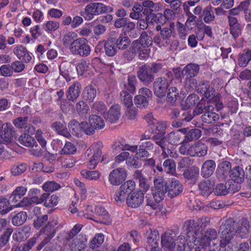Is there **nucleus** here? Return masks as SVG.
Returning <instances> with one entry per match:
<instances>
[{"instance_id":"1","label":"nucleus","mask_w":251,"mask_h":251,"mask_svg":"<svg viewBox=\"0 0 251 251\" xmlns=\"http://www.w3.org/2000/svg\"><path fill=\"white\" fill-rule=\"evenodd\" d=\"M57 224L56 220L50 222L45 226L44 231L40 234L31 238L27 242L26 247L27 250L30 249L37 242L43 239L40 244L37 247V250L40 251L43 247L48 243L54 236L55 231L54 226Z\"/></svg>"},{"instance_id":"2","label":"nucleus","mask_w":251,"mask_h":251,"mask_svg":"<svg viewBox=\"0 0 251 251\" xmlns=\"http://www.w3.org/2000/svg\"><path fill=\"white\" fill-rule=\"evenodd\" d=\"M113 8L100 2H91L87 4L80 12L81 16L87 21L93 19L95 16L113 11Z\"/></svg>"},{"instance_id":"3","label":"nucleus","mask_w":251,"mask_h":251,"mask_svg":"<svg viewBox=\"0 0 251 251\" xmlns=\"http://www.w3.org/2000/svg\"><path fill=\"white\" fill-rule=\"evenodd\" d=\"M199 71L200 66L198 64L190 63L186 65L181 72L178 71V76L175 73L176 77L178 78V77H180L185 85L193 88L197 83L195 77L198 75Z\"/></svg>"},{"instance_id":"4","label":"nucleus","mask_w":251,"mask_h":251,"mask_svg":"<svg viewBox=\"0 0 251 251\" xmlns=\"http://www.w3.org/2000/svg\"><path fill=\"white\" fill-rule=\"evenodd\" d=\"M69 50L73 55H79L83 57L88 56L91 51L88 40L84 38L75 39Z\"/></svg>"},{"instance_id":"5","label":"nucleus","mask_w":251,"mask_h":251,"mask_svg":"<svg viewBox=\"0 0 251 251\" xmlns=\"http://www.w3.org/2000/svg\"><path fill=\"white\" fill-rule=\"evenodd\" d=\"M217 237V233L214 229H207L202 232L198 238L195 237L194 240V245H200L208 248L211 244H215V241Z\"/></svg>"},{"instance_id":"6","label":"nucleus","mask_w":251,"mask_h":251,"mask_svg":"<svg viewBox=\"0 0 251 251\" xmlns=\"http://www.w3.org/2000/svg\"><path fill=\"white\" fill-rule=\"evenodd\" d=\"M154 186L152 189L153 197L156 202L162 201L167 193L166 182L161 176H157L154 180Z\"/></svg>"},{"instance_id":"7","label":"nucleus","mask_w":251,"mask_h":251,"mask_svg":"<svg viewBox=\"0 0 251 251\" xmlns=\"http://www.w3.org/2000/svg\"><path fill=\"white\" fill-rule=\"evenodd\" d=\"M170 86L169 81L164 77L156 78L153 83V90L154 95L158 98H162L166 95Z\"/></svg>"},{"instance_id":"8","label":"nucleus","mask_w":251,"mask_h":251,"mask_svg":"<svg viewBox=\"0 0 251 251\" xmlns=\"http://www.w3.org/2000/svg\"><path fill=\"white\" fill-rule=\"evenodd\" d=\"M170 25V27H163L161 30L160 35L154 37V44L158 47H167L171 43V38L172 34V29Z\"/></svg>"},{"instance_id":"9","label":"nucleus","mask_w":251,"mask_h":251,"mask_svg":"<svg viewBox=\"0 0 251 251\" xmlns=\"http://www.w3.org/2000/svg\"><path fill=\"white\" fill-rule=\"evenodd\" d=\"M127 177V173L123 168H118L112 170L109 174L108 181L114 186H118L124 181Z\"/></svg>"},{"instance_id":"10","label":"nucleus","mask_w":251,"mask_h":251,"mask_svg":"<svg viewBox=\"0 0 251 251\" xmlns=\"http://www.w3.org/2000/svg\"><path fill=\"white\" fill-rule=\"evenodd\" d=\"M165 134L157 133L152 137L153 141L160 147L162 157H177L178 155L174 149H169L164 146L165 142Z\"/></svg>"},{"instance_id":"11","label":"nucleus","mask_w":251,"mask_h":251,"mask_svg":"<svg viewBox=\"0 0 251 251\" xmlns=\"http://www.w3.org/2000/svg\"><path fill=\"white\" fill-rule=\"evenodd\" d=\"M145 237L148 246L150 248V251H160L158 248L159 234L157 231L149 229L145 233Z\"/></svg>"},{"instance_id":"12","label":"nucleus","mask_w":251,"mask_h":251,"mask_svg":"<svg viewBox=\"0 0 251 251\" xmlns=\"http://www.w3.org/2000/svg\"><path fill=\"white\" fill-rule=\"evenodd\" d=\"M143 2L144 6V16L147 20H150L151 16L155 12L161 10L162 5L159 2L154 3L151 0H144Z\"/></svg>"},{"instance_id":"13","label":"nucleus","mask_w":251,"mask_h":251,"mask_svg":"<svg viewBox=\"0 0 251 251\" xmlns=\"http://www.w3.org/2000/svg\"><path fill=\"white\" fill-rule=\"evenodd\" d=\"M137 76L139 80L145 85H149L154 79V75L152 74L150 67L146 64L139 68Z\"/></svg>"},{"instance_id":"14","label":"nucleus","mask_w":251,"mask_h":251,"mask_svg":"<svg viewBox=\"0 0 251 251\" xmlns=\"http://www.w3.org/2000/svg\"><path fill=\"white\" fill-rule=\"evenodd\" d=\"M184 135V139L182 140L183 144L198 140L201 136L202 132L199 128H183L180 129Z\"/></svg>"},{"instance_id":"15","label":"nucleus","mask_w":251,"mask_h":251,"mask_svg":"<svg viewBox=\"0 0 251 251\" xmlns=\"http://www.w3.org/2000/svg\"><path fill=\"white\" fill-rule=\"evenodd\" d=\"M15 134V131L11 124H2L0 131V140L3 143L11 142Z\"/></svg>"},{"instance_id":"16","label":"nucleus","mask_w":251,"mask_h":251,"mask_svg":"<svg viewBox=\"0 0 251 251\" xmlns=\"http://www.w3.org/2000/svg\"><path fill=\"white\" fill-rule=\"evenodd\" d=\"M214 107L212 105L204 107V112L201 117L203 123L213 124L218 121L220 116L218 114L213 112Z\"/></svg>"},{"instance_id":"17","label":"nucleus","mask_w":251,"mask_h":251,"mask_svg":"<svg viewBox=\"0 0 251 251\" xmlns=\"http://www.w3.org/2000/svg\"><path fill=\"white\" fill-rule=\"evenodd\" d=\"M144 201V194L141 191H137L127 198V204L132 208H137L141 205Z\"/></svg>"},{"instance_id":"18","label":"nucleus","mask_w":251,"mask_h":251,"mask_svg":"<svg viewBox=\"0 0 251 251\" xmlns=\"http://www.w3.org/2000/svg\"><path fill=\"white\" fill-rule=\"evenodd\" d=\"M167 188L168 196L173 198L182 192L183 185L178 180L174 178L171 179Z\"/></svg>"},{"instance_id":"19","label":"nucleus","mask_w":251,"mask_h":251,"mask_svg":"<svg viewBox=\"0 0 251 251\" xmlns=\"http://www.w3.org/2000/svg\"><path fill=\"white\" fill-rule=\"evenodd\" d=\"M220 232L221 244L222 246H225L229 244L235 235V231L231 230L230 226H221Z\"/></svg>"},{"instance_id":"20","label":"nucleus","mask_w":251,"mask_h":251,"mask_svg":"<svg viewBox=\"0 0 251 251\" xmlns=\"http://www.w3.org/2000/svg\"><path fill=\"white\" fill-rule=\"evenodd\" d=\"M14 53L21 61L29 63L32 59V54L29 53L26 48L22 45H18L14 50Z\"/></svg>"},{"instance_id":"21","label":"nucleus","mask_w":251,"mask_h":251,"mask_svg":"<svg viewBox=\"0 0 251 251\" xmlns=\"http://www.w3.org/2000/svg\"><path fill=\"white\" fill-rule=\"evenodd\" d=\"M87 238L85 235H79L73 239L70 244V249L71 251H82L86 246Z\"/></svg>"},{"instance_id":"22","label":"nucleus","mask_w":251,"mask_h":251,"mask_svg":"<svg viewBox=\"0 0 251 251\" xmlns=\"http://www.w3.org/2000/svg\"><path fill=\"white\" fill-rule=\"evenodd\" d=\"M207 146L201 140L190 146L192 157H203L207 152Z\"/></svg>"},{"instance_id":"23","label":"nucleus","mask_w":251,"mask_h":251,"mask_svg":"<svg viewBox=\"0 0 251 251\" xmlns=\"http://www.w3.org/2000/svg\"><path fill=\"white\" fill-rule=\"evenodd\" d=\"M28 196L33 204H41L48 197L49 195L44 193L41 194V190L37 188L30 189L28 191Z\"/></svg>"},{"instance_id":"24","label":"nucleus","mask_w":251,"mask_h":251,"mask_svg":"<svg viewBox=\"0 0 251 251\" xmlns=\"http://www.w3.org/2000/svg\"><path fill=\"white\" fill-rule=\"evenodd\" d=\"M81 91V85L77 81L70 85L66 92L67 98L69 101H74L79 96Z\"/></svg>"},{"instance_id":"25","label":"nucleus","mask_w":251,"mask_h":251,"mask_svg":"<svg viewBox=\"0 0 251 251\" xmlns=\"http://www.w3.org/2000/svg\"><path fill=\"white\" fill-rule=\"evenodd\" d=\"M95 214L97 216L96 218L98 220V221H96V222L106 225H108L110 223L111 220L109 215L103 207L100 206H96L95 210Z\"/></svg>"},{"instance_id":"26","label":"nucleus","mask_w":251,"mask_h":251,"mask_svg":"<svg viewBox=\"0 0 251 251\" xmlns=\"http://www.w3.org/2000/svg\"><path fill=\"white\" fill-rule=\"evenodd\" d=\"M116 38L114 37H109L104 41V49L105 54L108 56H113L117 52V47L115 45Z\"/></svg>"},{"instance_id":"27","label":"nucleus","mask_w":251,"mask_h":251,"mask_svg":"<svg viewBox=\"0 0 251 251\" xmlns=\"http://www.w3.org/2000/svg\"><path fill=\"white\" fill-rule=\"evenodd\" d=\"M103 145L100 142L93 143L86 151V155L87 157L92 155V157H105L104 155L102 156V151Z\"/></svg>"},{"instance_id":"28","label":"nucleus","mask_w":251,"mask_h":251,"mask_svg":"<svg viewBox=\"0 0 251 251\" xmlns=\"http://www.w3.org/2000/svg\"><path fill=\"white\" fill-rule=\"evenodd\" d=\"M114 155H116L118 153L122 151H128L131 153L137 151V146H131L129 144L123 145L120 142H115L112 145Z\"/></svg>"},{"instance_id":"29","label":"nucleus","mask_w":251,"mask_h":251,"mask_svg":"<svg viewBox=\"0 0 251 251\" xmlns=\"http://www.w3.org/2000/svg\"><path fill=\"white\" fill-rule=\"evenodd\" d=\"M162 247L166 250L172 251L176 247V244L174 243L173 237L172 235L166 232L161 236Z\"/></svg>"},{"instance_id":"30","label":"nucleus","mask_w":251,"mask_h":251,"mask_svg":"<svg viewBox=\"0 0 251 251\" xmlns=\"http://www.w3.org/2000/svg\"><path fill=\"white\" fill-rule=\"evenodd\" d=\"M182 135V132L179 129L176 131H172L168 134L166 137V139L169 144L178 145V144H183L182 140H181Z\"/></svg>"},{"instance_id":"31","label":"nucleus","mask_w":251,"mask_h":251,"mask_svg":"<svg viewBox=\"0 0 251 251\" xmlns=\"http://www.w3.org/2000/svg\"><path fill=\"white\" fill-rule=\"evenodd\" d=\"M154 42L152 38L149 35L146 31H143L140 34L139 39L134 41L133 42H136L140 46H138L139 49L140 47H145L149 48L152 46Z\"/></svg>"},{"instance_id":"32","label":"nucleus","mask_w":251,"mask_h":251,"mask_svg":"<svg viewBox=\"0 0 251 251\" xmlns=\"http://www.w3.org/2000/svg\"><path fill=\"white\" fill-rule=\"evenodd\" d=\"M215 167L216 164L214 161L209 160L205 161L201 168V175L204 177H209L213 174Z\"/></svg>"},{"instance_id":"33","label":"nucleus","mask_w":251,"mask_h":251,"mask_svg":"<svg viewBox=\"0 0 251 251\" xmlns=\"http://www.w3.org/2000/svg\"><path fill=\"white\" fill-rule=\"evenodd\" d=\"M196 90L199 93L204 96L206 98H209L211 96V90L209 83L208 81H201L198 85L197 83L196 86H194Z\"/></svg>"},{"instance_id":"34","label":"nucleus","mask_w":251,"mask_h":251,"mask_svg":"<svg viewBox=\"0 0 251 251\" xmlns=\"http://www.w3.org/2000/svg\"><path fill=\"white\" fill-rule=\"evenodd\" d=\"M132 11L129 14V17L131 19L139 20L144 17L143 2L141 3L138 2H135L132 7Z\"/></svg>"},{"instance_id":"35","label":"nucleus","mask_w":251,"mask_h":251,"mask_svg":"<svg viewBox=\"0 0 251 251\" xmlns=\"http://www.w3.org/2000/svg\"><path fill=\"white\" fill-rule=\"evenodd\" d=\"M229 176L233 182L242 183L244 179V172L242 168L236 167L231 170Z\"/></svg>"},{"instance_id":"36","label":"nucleus","mask_w":251,"mask_h":251,"mask_svg":"<svg viewBox=\"0 0 251 251\" xmlns=\"http://www.w3.org/2000/svg\"><path fill=\"white\" fill-rule=\"evenodd\" d=\"M231 167V164L228 161H226L220 163L217 170V176L222 179H224L227 175Z\"/></svg>"},{"instance_id":"37","label":"nucleus","mask_w":251,"mask_h":251,"mask_svg":"<svg viewBox=\"0 0 251 251\" xmlns=\"http://www.w3.org/2000/svg\"><path fill=\"white\" fill-rule=\"evenodd\" d=\"M121 116V106L118 104L112 105L108 111V119L111 123H115Z\"/></svg>"},{"instance_id":"38","label":"nucleus","mask_w":251,"mask_h":251,"mask_svg":"<svg viewBox=\"0 0 251 251\" xmlns=\"http://www.w3.org/2000/svg\"><path fill=\"white\" fill-rule=\"evenodd\" d=\"M89 123L93 129H100L105 126L104 121L103 119L97 115H92L89 117Z\"/></svg>"},{"instance_id":"39","label":"nucleus","mask_w":251,"mask_h":251,"mask_svg":"<svg viewBox=\"0 0 251 251\" xmlns=\"http://www.w3.org/2000/svg\"><path fill=\"white\" fill-rule=\"evenodd\" d=\"M115 38V45L119 50H125L130 44V40L125 33H121L117 38Z\"/></svg>"},{"instance_id":"40","label":"nucleus","mask_w":251,"mask_h":251,"mask_svg":"<svg viewBox=\"0 0 251 251\" xmlns=\"http://www.w3.org/2000/svg\"><path fill=\"white\" fill-rule=\"evenodd\" d=\"M138 46L140 45L136 42H132L129 50L124 52L123 54L124 58L127 60L128 61L132 60L137 53V50L139 49Z\"/></svg>"},{"instance_id":"41","label":"nucleus","mask_w":251,"mask_h":251,"mask_svg":"<svg viewBox=\"0 0 251 251\" xmlns=\"http://www.w3.org/2000/svg\"><path fill=\"white\" fill-rule=\"evenodd\" d=\"M18 141L21 144L27 147H33L36 143L34 137L26 132L20 136Z\"/></svg>"},{"instance_id":"42","label":"nucleus","mask_w":251,"mask_h":251,"mask_svg":"<svg viewBox=\"0 0 251 251\" xmlns=\"http://www.w3.org/2000/svg\"><path fill=\"white\" fill-rule=\"evenodd\" d=\"M81 122L80 123L76 120H71L69 124L68 127L70 131L75 136L79 137L82 135Z\"/></svg>"},{"instance_id":"43","label":"nucleus","mask_w":251,"mask_h":251,"mask_svg":"<svg viewBox=\"0 0 251 251\" xmlns=\"http://www.w3.org/2000/svg\"><path fill=\"white\" fill-rule=\"evenodd\" d=\"M203 21L206 24H210L215 19V15L211 5L205 6L202 14Z\"/></svg>"},{"instance_id":"44","label":"nucleus","mask_w":251,"mask_h":251,"mask_svg":"<svg viewBox=\"0 0 251 251\" xmlns=\"http://www.w3.org/2000/svg\"><path fill=\"white\" fill-rule=\"evenodd\" d=\"M59 70L60 75L65 79L67 82H69L71 80V65L67 62H63L59 66Z\"/></svg>"},{"instance_id":"45","label":"nucleus","mask_w":251,"mask_h":251,"mask_svg":"<svg viewBox=\"0 0 251 251\" xmlns=\"http://www.w3.org/2000/svg\"><path fill=\"white\" fill-rule=\"evenodd\" d=\"M199 174V169L198 167H192L184 171L183 176L184 177L188 180L195 182Z\"/></svg>"},{"instance_id":"46","label":"nucleus","mask_w":251,"mask_h":251,"mask_svg":"<svg viewBox=\"0 0 251 251\" xmlns=\"http://www.w3.org/2000/svg\"><path fill=\"white\" fill-rule=\"evenodd\" d=\"M186 243H187V246L192 248L194 247V242H191V240L189 241L187 240L186 241L185 237L183 236H179L178 238L176 240L175 244H176V246L178 248V250H179L180 251H184L186 248Z\"/></svg>"},{"instance_id":"47","label":"nucleus","mask_w":251,"mask_h":251,"mask_svg":"<svg viewBox=\"0 0 251 251\" xmlns=\"http://www.w3.org/2000/svg\"><path fill=\"white\" fill-rule=\"evenodd\" d=\"M75 110L79 116L86 117L89 111V107L83 100L79 101L75 105Z\"/></svg>"},{"instance_id":"48","label":"nucleus","mask_w":251,"mask_h":251,"mask_svg":"<svg viewBox=\"0 0 251 251\" xmlns=\"http://www.w3.org/2000/svg\"><path fill=\"white\" fill-rule=\"evenodd\" d=\"M249 223L246 219H244L238 223V226L235 232L239 234L241 237H244L249 232Z\"/></svg>"},{"instance_id":"49","label":"nucleus","mask_w":251,"mask_h":251,"mask_svg":"<svg viewBox=\"0 0 251 251\" xmlns=\"http://www.w3.org/2000/svg\"><path fill=\"white\" fill-rule=\"evenodd\" d=\"M27 219V214L25 211H20L16 214L12 219V223L15 226L23 225Z\"/></svg>"},{"instance_id":"50","label":"nucleus","mask_w":251,"mask_h":251,"mask_svg":"<svg viewBox=\"0 0 251 251\" xmlns=\"http://www.w3.org/2000/svg\"><path fill=\"white\" fill-rule=\"evenodd\" d=\"M104 240V236L102 233H97L91 240L90 247L93 249L98 248L103 244Z\"/></svg>"},{"instance_id":"51","label":"nucleus","mask_w":251,"mask_h":251,"mask_svg":"<svg viewBox=\"0 0 251 251\" xmlns=\"http://www.w3.org/2000/svg\"><path fill=\"white\" fill-rule=\"evenodd\" d=\"M213 183L210 180H204L200 183L199 187L203 195H209L211 193Z\"/></svg>"},{"instance_id":"52","label":"nucleus","mask_w":251,"mask_h":251,"mask_svg":"<svg viewBox=\"0 0 251 251\" xmlns=\"http://www.w3.org/2000/svg\"><path fill=\"white\" fill-rule=\"evenodd\" d=\"M136 78L135 75H129L127 77V84L125 85V89L130 93H134L136 91Z\"/></svg>"},{"instance_id":"53","label":"nucleus","mask_w":251,"mask_h":251,"mask_svg":"<svg viewBox=\"0 0 251 251\" xmlns=\"http://www.w3.org/2000/svg\"><path fill=\"white\" fill-rule=\"evenodd\" d=\"M251 60V50H248L246 52L239 55L238 64L240 67H245Z\"/></svg>"},{"instance_id":"54","label":"nucleus","mask_w":251,"mask_h":251,"mask_svg":"<svg viewBox=\"0 0 251 251\" xmlns=\"http://www.w3.org/2000/svg\"><path fill=\"white\" fill-rule=\"evenodd\" d=\"M96 89L93 88L92 85L86 87L83 92L84 98L89 101L94 100L96 96Z\"/></svg>"},{"instance_id":"55","label":"nucleus","mask_w":251,"mask_h":251,"mask_svg":"<svg viewBox=\"0 0 251 251\" xmlns=\"http://www.w3.org/2000/svg\"><path fill=\"white\" fill-rule=\"evenodd\" d=\"M60 25L58 22L53 21H49L44 23L42 26L43 29L48 33H52L59 28Z\"/></svg>"},{"instance_id":"56","label":"nucleus","mask_w":251,"mask_h":251,"mask_svg":"<svg viewBox=\"0 0 251 251\" xmlns=\"http://www.w3.org/2000/svg\"><path fill=\"white\" fill-rule=\"evenodd\" d=\"M120 97L121 100L125 106L129 108L133 105L132 97L127 91L122 90L120 92Z\"/></svg>"},{"instance_id":"57","label":"nucleus","mask_w":251,"mask_h":251,"mask_svg":"<svg viewBox=\"0 0 251 251\" xmlns=\"http://www.w3.org/2000/svg\"><path fill=\"white\" fill-rule=\"evenodd\" d=\"M136 177L139 181V186L140 188L144 192H147L150 187V181L145 178L139 171L136 173Z\"/></svg>"},{"instance_id":"58","label":"nucleus","mask_w":251,"mask_h":251,"mask_svg":"<svg viewBox=\"0 0 251 251\" xmlns=\"http://www.w3.org/2000/svg\"><path fill=\"white\" fill-rule=\"evenodd\" d=\"M13 209L9 201L6 199L2 198L0 199V213L1 214H5Z\"/></svg>"},{"instance_id":"59","label":"nucleus","mask_w":251,"mask_h":251,"mask_svg":"<svg viewBox=\"0 0 251 251\" xmlns=\"http://www.w3.org/2000/svg\"><path fill=\"white\" fill-rule=\"evenodd\" d=\"M81 175L85 178L89 180H97L100 176V174L98 171L86 170H83L81 171Z\"/></svg>"},{"instance_id":"60","label":"nucleus","mask_w":251,"mask_h":251,"mask_svg":"<svg viewBox=\"0 0 251 251\" xmlns=\"http://www.w3.org/2000/svg\"><path fill=\"white\" fill-rule=\"evenodd\" d=\"M76 151L75 146L70 142H66L60 153L62 155L74 154Z\"/></svg>"},{"instance_id":"61","label":"nucleus","mask_w":251,"mask_h":251,"mask_svg":"<svg viewBox=\"0 0 251 251\" xmlns=\"http://www.w3.org/2000/svg\"><path fill=\"white\" fill-rule=\"evenodd\" d=\"M60 188V185L53 181L46 182L42 185L43 189L47 192H52Z\"/></svg>"},{"instance_id":"62","label":"nucleus","mask_w":251,"mask_h":251,"mask_svg":"<svg viewBox=\"0 0 251 251\" xmlns=\"http://www.w3.org/2000/svg\"><path fill=\"white\" fill-rule=\"evenodd\" d=\"M135 183L132 180H127L123 184H122L120 188L125 191V192L128 195L131 194L132 192L135 189Z\"/></svg>"},{"instance_id":"63","label":"nucleus","mask_w":251,"mask_h":251,"mask_svg":"<svg viewBox=\"0 0 251 251\" xmlns=\"http://www.w3.org/2000/svg\"><path fill=\"white\" fill-rule=\"evenodd\" d=\"M199 96L196 94H191L188 96L185 100L186 107L187 108H190L196 104H199Z\"/></svg>"},{"instance_id":"64","label":"nucleus","mask_w":251,"mask_h":251,"mask_svg":"<svg viewBox=\"0 0 251 251\" xmlns=\"http://www.w3.org/2000/svg\"><path fill=\"white\" fill-rule=\"evenodd\" d=\"M168 93L167 94V100L168 102L171 103H174L178 95V89L175 87L168 88Z\"/></svg>"}]
</instances>
